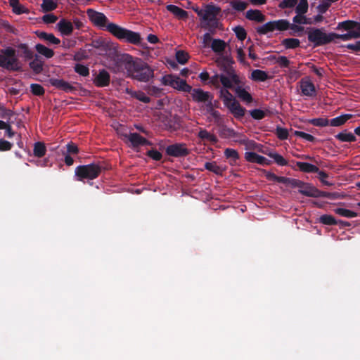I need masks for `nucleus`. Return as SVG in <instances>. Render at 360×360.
I'll return each instance as SVG.
<instances>
[{
	"mask_svg": "<svg viewBox=\"0 0 360 360\" xmlns=\"http://www.w3.org/2000/svg\"><path fill=\"white\" fill-rule=\"evenodd\" d=\"M276 134L281 140H285L288 139V131L286 129L277 127L276 129Z\"/></svg>",
	"mask_w": 360,
	"mask_h": 360,
	"instance_id": "obj_57",
	"label": "nucleus"
},
{
	"mask_svg": "<svg viewBox=\"0 0 360 360\" xmlns=\"http://www.w3.org/2000/svg\"><path fill=\"white\" fill-rule=\"evenodd\" d=\"M35 34L39 39L49 44L58 45L60 43V40L58 38L56 37L51 33H46L45 32L37 31L35 32Z\"/></svg>",
	"mask_w": 360,
	"mask_h": 360,
	"instance_id": "obj_21",
	"label": "nucleus"
},
{
	"mask_svg": "<svg viewBox=\"0 0 360 360\" xmlns=\"http://www.w3.org/2000/svg\"><path fill=\"white\" fill-rule=\"evenodd\" d=\"M274 30L284 31L287 30L290 27V23L286 20H279L273 21Z\"/></svg>",
	"mask_w": 360,
	"mask_h": 360,
	"instance_id": "obj_39",
	"label": "nucleus"
},
{
	"mask_svg": "<svg viewBox=\"0 0 360 360\" xmlns=\"http://www.w3.org/2000/svg\"><path fill=\"white\" fill-rule=\"evenodd\" d=\"M235 92L241 101L247 103H250L252 101V97L250 94L241 86L236 87Z\"/></svg>",
	"mask_w": 360,
	"mask_h": 360,
	"instance_id": "obj_25",
	"label": "nucleus"
},
{
	"mask_svg": "<svg viewBox=\"0 0 360 360\" xmlns=\"http://www.w3.org/2000/svg\"><path fill=\"white\" fill-rule=\"evenodd\" d=\"M223 135L226 138L233 139L238 137L239 134L232 129L226 128L223 130Z\"/></svg>",
	"mask_w": 360,
	"mask_h": 360,
	"instance_id": "obj_58",
	"label": "nucleus"
},
{
	"mask_svg": "<svg viewBox=\"0 0 360 360\" xmlns=\"http://www.w3.org/2000/svg\"><path fill=\"white\" fill-rule=\"evenodd\" d=\"M319 221L321 223L326 225H335L338 224L335 219L329 214H323L320 217Z\"/></svg>",
	"mask_w": 360,
	"mask_h": 360,
	"instance_id": "obj_45",
	"label": "nucleus"
},
{
	"mask_svg": "<svg viewBox=\"0 0 360 360\" xmlns=\"http://www.w3.org/2000/svg\"><path fill=\"white\" fill-rule=\"evenodd\" d=\"M110 77L109 73L106 70H103L100 71L96 77L94 83L97 86H107L110 84Z\"/></svg>",
	"mask_w": 360,
	"mask_h": 360,
	"instance_id": "obj_18",
	"label": "nucleus"
},
{
	"mask_svg": "<svg viewBox=\"0 0 360 360\" xmlns=\"http://www.w3.org/2000/svg\"><path fill=\"white\" fill-rule=\"evenodd\" d=\"M43 61L37 56L30 63V68L37 74L40 73L43 70Z\"/></svg>",
	"mask_w": 360,
	"mask_h": 360,
	"instance_id": "obj_30",
	"label": "nucleus"
},
{
	"mask_svg": "<svg viewBox=\"0 0 360 360\" xmlns=\"http://www.w3.org/2000/svg\"><path fill=\"white\" fill-rule=\"evenodd\" d=\"M220 98L222 99L224 105L230 102L231 100L235 98V97L227 89H225L220 90Z\"/></svg>",
	"mask_w": 360,
	"mask_h": 360,
	"instance_id": "obj_48",
	"label": "nucleus"
},
{
	"mask_svg": "<svg viewBox=\"0 0 360 360\" xmlns=\"http://www.w3.org/2000/svg\"><path fill=\"white\" fill-rule=\"evenodd\" d=\"M311 193H314V195H311L310 197H314V198H318V197L335 198V197H337L336 193H331L321 191L318 190L317 188H316L315 187H314Z\"/></svg>",
	"mask_w": 360,
	"mask_h": 360,
	"instance_id": "obj_43",
	"label": "nucleus"
},
{
	"mask_svg": "<svg viewBox=\"0 0 360 360\" xmlns=\"http://www.w3.org/2000/svg\"><path fill=\"white\" fill-rule=\"evenodd\" d=\"M9 4L12 8L13 12L15 14H27L30 13L29 9L20 4L19 0H9Z\"/></svg>",
	"mask_w": 360,
	"mask_h": 360,
	"instance_id": "obj_23",
	"label": "nucleus"
},
{
	"mask_svg": "<svg viewBox=\"0 0 360 360\" xmlns=\"http://www.w3.org/2000/svg\"><path fill=\"white\" fill-rule=\"evenodd\" d=\"M233 30L239 40L243 41L246 38L247 32L243 27L236 26Z\"/></svg>",
	"mask_w": 360,
	"mask_h": 360,
	"instance_id": "obj_50",
	"label": "nucleus"
},
{
	"mask_svg": "<svg viewBox=\"0 0 360 360\" xmlns=\"http://www.w3.org/2000/svg\"><path fill=\"white\" fill-rule=\"evenodd\" d=\"M230 4L231 7L237 11H243L248 6V3L240 0H232Z\"/></svg>",
	"mask_w": 360,
	"mask_h": 360,
	"instance_id": "obj_37",
	"label": "nucleus"
},
{
	"mask_svg": "<svg viewBox=\"0 0 360 360\" xmlns=\"http://www.w3.org/2000/svg\"><path fill=\"white\" fill-rule=\"evenodd\" d=\"M308 1L300 0L297 6H296L295 11L297 14H304L308 11Z\"/></svg>",
	"mask_w": 360,
	"mask_h": 360,
	"instance_id": "obj_42",
	"label": "nucleus"
},
{
	"mask_svg": "<svg viewBox=\"0 0 360 360\" xmlns=\"http://www.w3.org/2000/svg\"><path fill=\"white\" fill-rule=\"evenodd\" d=\"M205 167L207 170L212 172L216 174H222L224 170L219 165H217V164L215 162H207Z\"/></svg>",
	"mask_w": 360,
	"mask_h": 360,
	"instance_id": "obj_38",
	"label": "nucleus"
},
{
	"mask_svg": "<svg viewBox=\"0 0 360 360\" xmlns=\"http://www.w3.org/2000/svg\"><path fill=\"white\" fill-rule=\"evenodd\" d=\"M189 58V55L184 51H178L176 53V59L181 64H185L187 63Z\"/></svg>",
	"mask_w": 360,
	"mask_h": 360,
	"instance_id": "obj_46",
	"label": "nucleus"
},
{
	"mask_svg": "<svg viewBox=\"0 0 360 360\" xmlns=\"http://www.w3.org/2000/svg\"><path fill=\"white\" fill-rule=\"evenodd\" d=\"M18 48L22 51L23 56L26 59H32L33 58V52L25 44H20Z\"/></svg>",
	"mask_w": 360,
	"mask_h": 360,
	"instance_id": "obj_49",
	"label": "nucleus"
},
{
	"mask_svg": "<svg viewBox=\"0 0 360 360\" xmlns=\"http://www.w3.org/2000/svg\"><path fill=\"white\" fill-rule=\"evenodd\" d=\"M330 6V4L326 0H322L321 4L317 6V9L320 13H323Z\"/></svg>",
	"mask_w": 360,
	"mask_h": 360,
	"instance_id": "obj_64",
	"label": "nucleus"
},
{
	"mask_svg": "<svg viewBox=\"0 0 360 360\" xmlns=\"http://www.w3.org/2000/svg\"><path fill=\"white\" fill-rule=\"evenodd\" d=\"M335 212L340 216L349 218L355 217L357 216L356 212L344 208H337L335 210Z\"/></svg>",
	"mask_w": 360,
	"mask_h": 360,
	"instance_id": "obj_44",
	"label": "nucleus"
},
{
	"mask_svg": "<svg viewBox=\"0 0 360 360\" xmlns=\"http://www.w3.org/2000/svg\"><path fill=\"white\" fill-rule=\"evenodd\" d=\"M191 92L193 100L197 102L208 101L211 97L210 93L204 91L200 89H191Z\"/></svg>",
	"mask_w": 360,
	"mask_h": 360,
	"instance_id": "obj_19",
	"label": "nucleus"
},
{
	"mask_svg": "<svg viewBox=\"0 0 360 360\" xmlns=\"http://www.w3.org/2000/svg\"><path fill=\"white\" fill-rule=\"evenodd\" d=\"M57 28L61 34L70 36L73 32V24L65 19H61L57 24Z\"/></svg>",
	"mask_w": 360,
	"mask_h": 360,
	"instance_id": "obj_17",
	"label": "nucleus"
},
{
	"mask_svg": "<svg viewBox=\"0 0 360 360\" xmlns=\"http://www.w3.org/2000/svg\"><path fill=\"white\" fill-rule=\"evenodd\" d=\"M257 32L261 34H265L269 32L274 31V22L273 21L266 22L262 26L259 27L257 30Z\"/></svg>",
	"mask_w": 360,
	"mask_h": 360,
	"instance_id": "obj_41",
	"label": "nucleus"
},
{
	"mask_svg": "<svg viewBox=\"0 0 360 360\" xmlns=\"http://www.w3.org/2000/svg\"><path fill=\"white\" fill-rule=\"evenodd\" d=\"M46 148L42 142H37L34 146L33 153L35 157L41 158L46 154Z\"/></svg>",
	"mask_w": 360,
	"mask_h": 360,
	"instance_id": "obj_32",
	"label": "nucleus"
},
{
	"mask_svg": "<svg viewBox=\"0 0 360 360\" xmlns=\"http://www.w3.org/2000/svg\"><path fill=\"white\" fill-rule=\"evenodd\" d=\"M141 60H134L129 56H126L122 62V65L127 70L128 75L133 78V74L141 63Z\"/></svg>",
	"mask_w": 360,
	"mask_h": 360,
	"instance_id": "obj_11",
	"label": "nucleus"
},
{
	"mask_svg": "<svg viewBox=\"0 0 360 360\" xmlns=\"http://www.w3.org/2000/svg\"><path fill=\"white\" fill-rule=\"evenodd\" d=\"M86 14L94 25L101 28L106 27V30L117 39H125L133 44L141 43V37L139 33L122 28L115 23H107L108 18L103 13L88 9Z\"/></svg>",
	"mask_w": 360,
	"mask_h": 360,
	"instance_id": "obj_1",
	"label": "nucleus"
},
{
	"mask_svg": "<svg viewBox=\"0 0 360 360\" xmlns=\"http://www.w3.org/2000/svg\"><path fill=\"white\" fill-rule=\"evenodd\" d=\"M224 105L236 118H242L245 115V109L240 105L236 98L231 100Z\"/></svg>",
	"mask_w": 360,
	"mask_h": 360,
	"instance_id": "obj_10",
	"label": "nucleus"
},
{
	"mask_svg": "<svg viewBox=\"0 0 360 360\" xmlns=\"http://www.w3.org/2000/svg\"><path fill=\"white\" fill-rule=\"evenodd\" d=\"M153 77V70L145 63L141 62L136 72L133 74V78L141 82H148Z\"/></svg>",
	"mask_w": 360,
	"mask_h": 360,
	"instance_id": "obj_8",
	"label": "nucleus"
},
{
	"mask_svg": "<svg viewBox=\"0 0 360 360\" xmlns=\"http://www.w3.org/2000/svg\"><path fill=\"white\" fill-rule=\"evenodd\" d=\"M281 44L285 46V49H295L300 46V41L297 39L288 38L282 41Z\"/></svg>",
	"mask_w": 360,
	"mask_h": 360,
	"instance_id": "obj_34",
	"label": "nucleus"
},
{
	"mask_svg": "<svg viewBox=\"0 0 360 360\" xmlns=\"http://www.w3.org/2000/svg\"><path fill=\"white\" fill-rule=\"evenodd\" d=\"M31 91L36 96H42L45 92L43 86L38 84H33L31 85Z\"/></svg>",
	"mask_w": 360,
	"mask_h": 360,
	"instance_id": "obj_53",
	"label": "nucleus"
},
{
	"mask_svg": "<svg viewBox=\"0 0 360 360\" xmlns=\"http://www.w3.org/2000/svg\"><path fill=\"white\" fill-rule=\"evenodd\" d=\"M251 77L253 80L259 82H264L269 78L266 72L260 70H253L251 73Z\"/></svg>",
	"mask_w": 360,
	"mask_h": 360,
	"instance_id": "obj_33",
	"label": "nucleus"
},
{
	"mask_svg": "<svg viewBox=\"0 0 360 360\" xmlns=\"http://www.w3.org/2000/svg\"><path fill=\"white\" fill-rule=\"evenodd\" d=\"M75 72L82 76H87L89 74V68L83 65L77 64L75 68Z\"/></svg>",
	"mask_w": 360,
	"mask_h": 360,
	"instance_id": "obj_54",
	"label": "nucleus"
},
{
	"mask_svg": "<svg viewBox=\"0 0 360 360\" xmlns=\"http://www.w3.org/2000/svg\"><path fill=\"white\" fill-rule=\"evenodd\" d=\"M36 51L41 55L45 56L47 58H51L54 56V51L45 46L43 44H38L35 46Z\"/></svg>",
	"mask_w": 360,
	"mask_h": 360,
	"instance_id": "obj_27",
	"label": "nucleus"
},
{
	"mask_svg": "<svg viewBox=\"0 0 360 360\" xmlns=\"http://www.w3.org/2000/svg\"><path fill=\"white\" fill-rule=\"evenodd\" d=\"M167 155L173 157H184L189 154V150L185 143H175L166 148Z\"/></svg>",
	"mask_w": 360,
	"mask_h": 360,
	"instance_id": "obj_9",
	"label": "nucleus"
},
{
	"mask_svg": "<svg viewBox=\"0 0 360 360\" xmlns=\"http://www.w3.org/2000/svg\"><path fill=\"white\" fill-rule=\"evenodd\" d=\"M251 116L256 120H261L264 117V112L262 110L255 109L250 111Z\"/></svg>",
	"mask_w": 360,
	"mask_h": 360,
	"instance_id": "obj_62",
	"label": "nucleus"
},
{
	"mask_svg": "<svg viewBox=\"0 0 360 360\" xmlns=\"http://www.w3.org/2000/svg\"><path fill=\"white\" fill-rule=\"evenodd\" d=\"M192 9L197 13L200 20V26L214 34L217 30H221L222 25L218 16L221 13V8L212 4H203L201 7L193 6Z\"/></svg>",
	"mask_w": 360,
	"mask_h": 360,
	"instance_id": "obj_2",
	"label": "nucleus"
},
{
	"mask_svg": "<svg viewBox=\"0 0 360 360\" xmlns=\"http://www.w3.org/2000/svg\"><path fill=\"white\" fill-rule=\"evenodd\" d=\"M300 89L302 93L307 96H312L315 95L316 89L314 84L309 77L302 78L300 82Z\"/></svg>",
	"mask_w": 360,
	"mask_h": 360,
	"instance_id": "obj_12",
	"label": "nucleus"
},
{
	"mask_svg": "<svg viewBox=\"0 0 360 360\" xmlns=\"http://www.w3.org/2000/svg\"><path fill=\"white\" fill-rule=\"evenodd\" d=\"M338 139L345 142H353L356 141V138L352 133L342 132L335 136Z\"/></svg>",
	"mask_w": 360,
	"mask_h": 360,
	"instance_id": "obj_40",
	"label": "nucleus"
},
{
	"mask_svg": "<svg viewBox=\"0 0 360 360\" xmlns=\"http://www.w3.org/2000/svg\"><path fill=\"white\" fill-rule=\"evenodd\" d=\"M245 158L250 162H256L261 165L265 164L266 161V159L264 157L259 155L253 152L245 153Z\"/></svg>",
	"mask_w": 360,
	"mask_h": 360,
	"instance_id": "obj_24",
	"label": "nucleus"
},
{
	"mask_svg": "<svg viewBox=\"0 0 360 360\" xmlns=\"http://www.w3.org/2000/svg\"><path fill=\"white\" fill-rule=\"evenodd\" d=\"M166 8L168 11L171 12L175 17L179 19L186 20L188 17V13L185 10L175 5H167Z\"/></svg>",
	"mask_w": 360,
	"mask_h": 360,
	"instance_id": "obj_20",
	"label": "nucleus"
},
{
	"mask_svg": "<svg viewBox=\"0 0 360 360\" xmlns=\"http://www.w3.org/2000/svg\"><path fill=\"white\" fill-rule=\"evenodd\" d=\"M211 34H213L210 31L205 33L202 37V44L205 47L209 46L210 43L212 42V38Z\"/></svg>",
	"mask_w": 360,
	"mask_h": 360,
	"instance_id": "obj_63",
	"label": "nucleus"
},
{
	"mask_svg": "<svg viewBox=\"0 0 360 360\" xmlns=\"http://www.w3.org/2000/svg\"><path fill=\"white\" fill-rule=\"evenodd\" d=\"M295 135L297 136H300L308 141H311V142H313L314 140H315V138L311 135V134H307L305 132H303V131H295L294 132Z\"/></svg>",
	"mask_w": 360,
	"mask_h": 360,
	"instance_id": "obj_60",
	"label": "nucleus"
},
{
	"mask_svg": "<svg viewBox=\"0 0 360 360\" xmlns=\"http://www.w3.org/2000/svg\"><path fill=\"white\" fill-rule=\"evenodd\" d=\"M0 66L8 70L18 71L21 70L20 63L16 57L15 49L8 47L1 51Z\"/></svg>",
	"mask_w": 360,
	"mask_h": 360,
	"instance_id": "obj_4",
	"label": "nucleus"
},
{
	"mask_svg": "<svg viewBox=\"0 0 360 360\" xmlns=\"http://www.w3.org/2000/svg\"><path fill=\"white\" fill-rule=\"evenodd\" d=\"M290 186L299 188V192L306 196L310 197L311 195H314V193H311L314 186H311L309 184L304 183L301 181L292 179V181H290Z\"/></svg>",
	"mask_w": 360,
	"mask_h": 360,
	"instance_id": "obj_13",
	"label": "nucleus"
},
{
	"mask_svg": "<svg viewBox=\"0 0 360 360\" xmlns=\"http://www.w3.org/2000/svg\"><path fill=\"white\" fill-rule=\"evenodd\" d=\"M162 84L165 86H170L174 89L184 92H191L192 87L188 85L186 80H184L178 76L173 75H165L162 79Z\"/></svg>",
	"mask_w": 360,
	"mask_h": 360,
	"instance_id": "obj_7",
	"label": "nucleus"
},
{
	"mask_svg": "<svg viewBox=\"0 0 360 360\" xmlns=\"http://www.w3.org/2000/svg\"><path fill=\"white\" fill-rule=\"evenodd\" d=\"M224 155L227 159H230L231 164H235L239 159V154L237 150L232 148H226L224 150Z\"/></svg>",
	"mask_w": 360,
	"mask_h": 360,
	"instance_id": "obj_35",
	"label": "nucleus"
},
{
	"mask_svg": "<svg viewBox=\"0 0 360 360\" xmlns=\"http://www.w3.org/2000/svg\"><path fill=\"white\" fill-rule=\"evenodd\" d=\"M49 83L56 88L63 90L65 92H70L75 90V88L68 82L62 79H50Z\"/></svg>",
	"mask_w": 360,
	"mask_h": 360,
	"instance_id": "obj_15",
	"label": "nucleus"
},
{
	"mask_svg": "<svg viewBox=\"0 0 360 360\" xmlns=\"http://www.w3.org/2000/svg\"><path fill=\"white\" fill-rule=\"evenodd\" d=\"M308 40L315 46H322L333 41L332 33H326L323 30L312 28L307 32Z\"/></svg>",
	"mask_w": 360,
	"mask_h": 360,
	"instance_id": "obj_6",
	"label": "nucleus"
},
{
	"mask_svg": "<svg viewBox=\"0 0 360 360\" xmlns=\"http://www.w3.org/2000/svg\"><path fill=\"white\" fill-rule=\"evenodd\" d=\"M102 168L98 164L79 166L75 169V175L79 180L94 179L101 173Z\"/></svg>",
	"mask_w": 360,
	"mask_h": 360,
	"instance_id": "obj_5",
	"label": "nucleus"
},
{
	"mask_svg": "<svg viewBox=\"0 0 360 360\" xmlns=\"http://www.w3.org/2000/svg\"><path fill=\"white\" fill-rule=\"evenodd\" d=\"M198 136L203 141H207L212 143H216L218 141L217 136L205 129H200Z\"/></svg>",
	"mask_w": 360,
	"mask_h": 360,
	"instance_id": "obj_26",
	"label": "nucleus"
},
{
	"mask_svg": "<svg viewBox=\"0 0 360 360\" xmlns=\"http://www.w3.org/2000/svg\"><path fill=\"white\" fill-rule=\"evenodd\" d=\"M57 3L53 0H42L41 8L43 12H49L55 10L57 8Z\"/></svg>",
	"mask_w": 360,
	"mask_h": 360,
	"instance_id": "obj_36",
	"label": "nucleus"
},
{
	"mask_svg": "<svg viewBox=\"0 0 360 360\" xmlns=\"http://www.w3.org/2000/svg\"><path fill=\"white\" fill-rule=\"evenodd\" d=\"M247 19L257 22H263L265 20V15L259 10H249L245 13Z\"/></svg>",
	"mask_w": 360,
	"mask_h": 360,
	"instance_id": "obj_22",
	"label": "nucleus"
},
{
	"mask_svg": "<svg viewBox=\"0 0 360 360\" xmlns=\"http://www.w3.org/2000/svg\"><path fill=\"white\" fill-rule=\"evenodd\" d=\"M269 156L279 165L285 166L288 165V161L278 153H270Z\"/></svg>",
	"mask_w": 360,
	"mask_h": 360,
	"instance_id": "obj_51",
	"label": "nucleus"
},
{
	"mask_svg": "<svg viewBox=\"0 0 360 360\" xmlns=\"http://www.w3.org/2000/svg\"><path fill=\"white\" fill-rule=\"evenodd\" d=\"M293 22L295 24H300V25H306V24H310L311 22L309 19L307 18L304 14H297L293 18Z\"/></svg>",
	"mask_w": 360,
	"mask_h": 360,
	"instance_id": "obj_52",
	"label": "nucleus"
},
{
	"mask_svg": "<svg viewBox=\"0 0 360 360\" xmlns=\"http://www.w3.org/2000/svg\"><path fill=\"white\" fill-rule=\"evenodd\" d=\"M220 82L225 88L231 89L233 83H239V79L234 72L231 70L229 72V76L220 75Z\"/></svg>",
	"mask_w": 360,
	"mask_h": 360,
	"instance_id": "obj_14",
	"label": "nucleus"
},
{
	"mask_svg": "<svg viewBox=\"0 0 360 360\" xmlns=\"http://www.w3.org/2000/svg\"><path fill=\"white\" fill-rule=\"evenodd\" d=\"M353 117L352 115L346 114L340 117H335L330 120V124L333 127H339L344 124L348 120Z\"/></svg>",
	"mask_w": 360,
	"mask_h": 360,
	"instance_id": "obj_31",
	"label": "nucleus"
},
{
	"mask_svg": "<svg viewBox=\"0 0 360 360\" xmlns=\"http://www.w3.org/2000/svg\"><path fill=\"white\" fill-rule=\"evenodd\" d=\"M58 18L53 14H46L42 17V20L44 23H54L56 22Z\"/></svg>",
	"mask_w": 360,
	"mask_h": 360,
	"instance_id": "obj_61",
	"label": "nucleus"
},
{
	"mask_svg": "<svg viewBox=\"0 0 360 360\" xmlns=\"http://www.w3.org/2000/svg\"><path fill=\"white\" fill-rule=\"evenodd\" d=\"M210 46L214 52L221 53L225 50L226 43L221 39H213Z\"/></svg>",
	"mask_w": 360,
	"mask_h": 360,
	"instance_id": "obj_28",
	"label": "nucleus"
},
{
	"mask_svg": "<svg viewBox=\"0 0 360 360\" xmlns=\"http://www.w3.org/2000/svg\"><path fill=\"white\" fill-rule=\"evenodd\" d=\"M337 30H342L348 31L347 33L338 34L332 33L333 41L335 39H340L346 41L352 39H357L360 37V22L354 20H346L339 22Z\"/></svg>",
	"mask_w": 360,
	"mask_h": 360,
	"instance_id": "obj_3",
	"label": "nucleus"
},
{
	"mask_svg": "<svg viewBox=\"0 0 360 360\" xmlns=\"http://www.w3.org/2000/svg\"><path fill=\"white\" fill-rule=\"evenodd\" d=\"M314 126L326 127L328 125L329 121L327 118H316L310 121Z\"/></svg>",
	"mask_w": 360,
	"mask_h": 360,
	"instance_id": "obj_55",
	"label": "nucleus"
},
{
	"mask_svg": "<svg viewBox=\"0 0 360 360\" xmlns=\"http://www.w3.org/2000/svg\"><path fill=\"white\" fill-rule=\"evenodd\" d=\"M124 138H127L131 145L134 147L148 144L149 142L143 136L137 133H131L128 136L127 134H121Z\"/></svg>",
	"mask_w": 360,
	"mask_h": 360,
	"instance_id": "obj_16",
	"label": "nucleus"
},
{
	"mask_svg": "<svg viewBox=\"0 0 360 360\" xmlns=\"http://www.w3.org/2000/svg\"><path fill=\"white\" fill-rule=\"evenodd\" d=\"M207 112L213 117L216 122H219L221 120V116L219 112L215 110L211 101L207 105Z\"/></svg>",
	"mask_w": 360,
	"mask_h": 360,
	"instance_id": "obj_47",
	"label": "nucleus"
},
{
	"mask_svg": "<svg viewBox=\"0 0 360 360\" xmlns=\"http://www.w3.org/2000/svg\"><path fill=\"white\" fill-rule=\"evenodd\" d=\"M134 94V98L138 99L139 101L145 103H148L150 101V99L148 96L146 95V94L143 91H136Z\"/></svg>",
	"mask_w": 360,
	"mask_h": 360,
	"instance_id": "obj_56",
	"label": "nucleus"
},
{
	"mask_svg": "<svg viewBox=\"0 0 360 360\" xmlns=\"http://www.w3.org/2000/svg\"><path fill=\"white\" fill-rule=\"evenodd\" d=\"M297 166L300 169V171L304 172H319V168L310 163L307 162H297Z\"/></svg>",
	"mask_w": 360,
	"mask_h": 360,
	"instance_id": "obj_29",
	"label": "nucleus"
},
{
	"mask_svg": "<svg viewBox=\"0 0 360 360\" xmlns=\"http://www.w3.org/2000/svg\"><path fill=\"white\" fill-rule=\"evenodd\" d=\"M297 2V0H283L279 4V7L281 8H292Z\"/></svg>",
	"mask_w": 360,
	"mask_h": 360,
	"instance_id": "obj_59",
	"label": "nucleus"
}]
</instances>
